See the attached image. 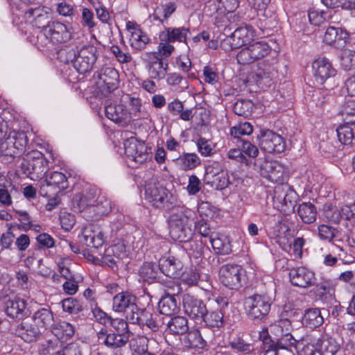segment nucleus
I'll return each instance as SVG.
<instances>
[{
	"label": "nucleus",
	"instance_id": "f257e3e1",
	"mask_svg": "<svg viewBox=\"0 0 355 355\" xmlns=\"http://www.w3.org/2000/svg\"><path fill=\"white\" fill-rule=\"evenodd\" d=\"M71 28L58 21H52L37 36V43L42 47L64 43L71 39Z\"/></svg>",
	"mask_w": 355,
	"mask_h": 355
},
{
	"label": "nucleus",
	"instance_id": "f03ea898",
	"mask_svg": "<svg viewBox=\"0 0 355 355\" xmlns=\"http://www.w3.org/2000/svg\"><path fill=\"white\" fill-rule=\"evenodd\" d=\"M271 304L268 296L254 294L244 300V309L248 318L261 320L269 313Z\"/></svg>",
	"mask_w": 355,
	"mask_h": 355
},
{
	"label": "nucleus",
	"instance_id": "7ed1b4c3",
	"mask_svg": "<svg viewBox=\"0 0 355 355\" xmlns=\"http://www.w3.org/2000/svg\"><path fill=\"white\" fill-rule=\"evenodd\" d=\"M21 168L26 173L42 178L49 169V161L41 152L37 150H30L24 155Z\"/></svg>",
	"mask_w": 355,
	"mask_h": 355
},
{
	"label": "nucleus",
	"instance_id": "20e7f679",
	"mask_svg": "<svg viewBox=\"0 0 355 355\" xmlns=\"http://www.w3.org/2000/svg\"><path fill=\"white\" fill-rule=\"evenodd\" d=\"M245 271L238 264H225L219 270L221 284L230 289L240 288L245 282Z\"/></svg>",
	"mask_w": 355,
	"mask_h": 355
},
{
	"label": "nucleus",
	"instance_id": "39448f33",
	"mask_svg": "<svg viewBox=\"0 0 355 355\" xmlns=\"http://www.w3.org/2000/svg\"><path fill=\"white\" fill-rule=\"evenodd\" d=\"M71 60L74 68L80 73L90 72L97 60L98 51L96 47L92 45H86L81 47L76 52L73 51Z\"/></svg>",
	"mask_w": 355,
	"mask_h": 355
},
{
	"label": "nucleus",
	"instance_id": "423d86ee",
	"mask_svg": "<svg viewBox=\"0 0 355 355\" xmlns=\"http://www.w3.org/2000/svg\"><path fill=\"white\" fill-rule=\"evenodd\" d=\"M145 196L146 199L157 208L164 207L165 202L172 205L176 201L175 196L172 193L168 196L166 189L153 180L146 185Z\"/></svg>",
	"mask_w": 355,
	"mask_h": 355
},
{
	"label": "nucleus",
	"instance_id": "0eeeda50",
	"mask_svg": "<svg viewBox=\"0 0 355 355\" xmlns=\"http://www.w3.org/2000/svg\"><path fill=\"white\" fill-rule=\"evenodd\" d=\"M68 187L67 179L61 172L54 171L41 182L40 193L44 197L51 198Z\"/></svg>",
	"mask_w": 355,
	"mask_h": 355
},
{
	"label": "nucleus",
	"instance_id": "6e6552de",
	"mask_svg": "<svg viewBox=\"0 0 355 355\" xmlns=\"http://www.w3.org/2000/svg\"><path fill=\"white\" fill-rule=\"evenodd\" d=\"M258 139L261 149L266 153H281L286 148V142L284 138L272 130L261 131V135L258 137Z\"/></svg>",
	"mask_w": 355,
	"mask_h": 355
},
{
	"label": "nucleus",
	"instance_id": "1a4fd4ad",
	"mask_svg": "<svg viewBox=\"0 0 355 355\" xmlns=\"http://www.w3.org/2000/svg\"><path fill=\"white\" fill-rule=\"evenodd\" d=\"M179 340L187 348H202L203 340L197 330L189 331L188 320L179 316Z\"/></svg>",
	"mask_w": 355,
	"mask_h": 355
},
{
	"label": "nucleus",
	"instance_id": "9d476101",
	"mask_svg": "<svg viewBox=\"0 0 355 355\" xmlns=\"http://www.w3.org/2000/svg\"><path fill=\"white\" fill-rule=\"evenodd\" d=\"M124 149L126 156L137 164H143L149 158L147 146L134 137L125 141Z\"/></svg>",
	"mask_w": 355,
	"mask_h": 355
},
{
	"label": "nucleus",
	"instance_id": "9b49d317",
	"mask_svg": "<svg viewBox=\"0 0 355 355\" xmlns=\"http://www.w3.org/2000/svg\"><path fill=\"white\" fill-rule=\"evenodd\" d=\"M254 37V31L250 26L236 28L231 36L226 38L224 45H227L230 50L239 49L250 43Z\"/></svg>",
	"mask_w": 355,
	"mask_h": 355
},
{
	"label": "nucleus",
	"instance_id": "f8f14e48",
	"mask_svg": "<svg viewBox=\"0 0 355 355\" xmlns=\"http://www.w3.org/2000/svg\"><path fill=\"white\" fill-rule=\"evenodd\" d=\"M313 76L315 80L320 85L336 75V70L331 62L326 58L315 59L312 63Z\"/></svg>",
	"mask_w": 355,
	"mask_h": 355
},
{
	"label": "nucleus",
	"instance_id": "ddd939ff",
	"mask_svg": "<svg viewBox=\"0 0 355 355\" xmlns=\"http://www.w3.org/2000/svg\"><path fill=\"white\" fill-rule=\"evenodd\" d=\"M105 116L114 123L122 126L130 121L132 116L126 105L121 102H113L105 105Z\"/></svg>",
	"mask_w": 355,
	"mask_h": 355
},
{
	"label": "nucleus",
	"instance_id": "4468645a",
	"mask_svg": "<svg viewBox=\"0 0 355 355\" xmlns=\"http://www.w3.org/2000/svg\"><path fill=\"white\" fill-rule=\"evenodd\" d=\"M288 275L291 284L300 288L311 286L315 282V273L306 267L293 268Z\"/></svg>",
	"mask_w": 355,
	"mask_h": 355
},
{
	"label": "nucleus",
	"instance_id": "2eb2a0df",
	"mask_svg": "<svg viewBox=\"0 0 355 355\" xmlns=\"http://www.w3.org/2000/svg\"><path fill=\"white\" fill-rule=\"evenodd\" d=\"M25 18L33 26L44 30L51 23V13L50 9L46 7H37L30 8L25 12Z\"/></svg>",
	"mask_w": 355,
	"mask_h": 355
},
{
	"label": "nucleus",
	"instance_id": "dca6fc26",
	"mask_svg": "<svg viewBox=\"0 0 355 355\" xmlns=\"http://www.w3.org/2000/svg\"><path fill=\"white\" fill-rule=\"evenodd\" d=\"M182 306L184 313L192 318L202 319L207 313V307L205 303L201 300L195 298L190 295L183 296Z\"/></svg>",
	"mask_w": 355,
	"mask_h": 355
},
{
	"label": "nucleus",
	"instance_id": "f3484780",
	"mask_svg": "<svg viewBox=\"0 0 355 355\" xmlns=\"http://www.w3.org/2000/svg\"><path fill=\"white\" fill-rule=\"evenodd\" d=\"M276 73L277 70L273 65L262 63L252 74V78L259 87L263 89L267 88L273 83Z\"/></svg>",
	"mask_w": 355,
	"mask_h": 355
},
{
	"label": "nucleus",
	"instance_id": "a211bd4d",
	"mask_svg": "<svg viewBox=\"0 0 355 355\" xmlns=\"http://www.w3.org/2000/svg\"><path fill=\"white\" fill-rule=\"evenodd\" d=\"M261 173L272 182H282L286 173V167L275 160H266L261 166Z\"/></svg>",
	"mask_w": 355,
	"mask_h": 355
},
{
	"label": "nucleus",
	"instance_id": "6ab92c4d",
	"mask_svg": "<svg viewBox=\"0 0 355 355\" xmlns=\"http://www.w3.org/2000/svg\"><path fill=\"white\" fill-rule=\"evenodd\" d=\"M44 331L39 325L31 321V318L24 320L17 329V334L26 342L35 341Z\"/></svg>",
	"mask_w": 355,
	"mask_h": 355
},
{
	"label": "nucleus",
	"instance_id": "aec40b11",
	"mask_svg": "<svg viewBox=\"0 0 355 355\" xmlns=\"http://www.w3.org/2000/svg\"><path fill=\"white\" fill-rule=\"evenodd\" d=\"M98 341L112 349L122 347L128 341V336L124 334H107V330L101 329L97 333Z\"/></svg>",
	"mask_w": 355,
	"mask_h": 355
},
{
	"label": "nucleus",
	"instance_id": "412c9836",
	"mask_svg": "<svg viewBox=\"0 0 355 355\" xmlns=\"http://www.w3.org/2000/svg\"><path fill=\"white\" fill-rule=\"evenodd\" d=\"M113 310L116 312H123L130 310L134 312L137 309L136 297L128 292H121L113 297Z\"/></svg>",
	"mask_w": 355,
	"mask_h": 355
},
{
	"label": "nucleus",
	"instance_id": "4be33fe9",
	"mask_svg": "<svg viewBox=\"0 0 355 355\" xmlns=\"http://www.w3.org/2000/svg\"><path fill=\"white\" fill-rule=\"evenodd\" d=\"M348 37V33L341 28L330 26L326 30L323 40L328 44L341 48L345 46Z\"/></svg>",
	"mask_w": 355,
	"mask_h": 355
},
{
	"label": "nucleus",
	"instance_id": "5701e85b",
	"mask_svg": "<svg viewBox=\"0 0 355 355\" xmlns=\"http://www.w3.org/2000/svg\"><path fill=\"white\" fill-rule=\"evenodd\" d=\"M26 307V301L17 297L12 299L9 298L5 303V311L12 318H22L25 315Z\"/></svg>",
	"mask_w": 355,
	"mask_h": 355
},
{
	"label": "nucleus",
	"instance_id": "b1692460",
	"mask_svg": "<svg viewBox=\"0 0 355 355\" xmlns=\"http://www.w3.org/2000/svg\"><path fill=\"white\" fill-rule=\"evenodd\" d=\"M182 228L180 233L179 232V241L183 243L182 245H179V249L181 248L184 252H187L189 247H192V243L189 240L193 236V230L191 228L193 223V218H189L186 216L184 218H180Z\"/></svg>",
	"mask_w": 355,
	"mask_h": 355
},
{
	"label": "nucleus",
	"instance_id": "393cba45",
	"mask_svg": "<svg viewBox=\"0 0 355 355\" xmlns=\"http://www.w3.org/2000/svg\"><path fill=\"white\" fill-rule=\"evenodd\" d=\"M98 79L111 92L118 87L119 73L113 67H104L98 74Z\"/></svg>",
	"mask_w": 355,
	"mask_h": 355
},
{
	"label": "nucleus",
	"instance_id": "a878e982",
	"mask_svg": "<svg viewBox=\"0 0 355 355\" xmlns=\"http://www.w3.org/2000/svg\"><path fill=\"white\" fill-rule=\"evenodd\" d=\"M125 248L122 243H117L109 246L105 251L104 262L116 264L117 261L125 257Z\"/></svg>",
	"mask_w": 355,
	"mask_h": 355
},
{
	"label": "nucleus",
	"instance_id": "bb28decb",
	"mask_svg": "<svg viewBox=\"0 0 355 355\" xmlns=\"http://www.w3.org/2000/svg\"><path fill=\"white\" fill-rule=\"evenodd\" d=\"M31 321L45 331L52 325L53 315L50 309L42 308L33 313Z\"/></svg>",
	"mask_w": 355,
	"mask_h": 355
},
{
	"label": "nucleus",
	"instance_id": "cd10ccee",
	"mask_svg": "<svg viewBox=\"0 0 355 355\" xmlns=\"http://www.w3.org/2000/svg\"><path fill=\"white\" fill-rule=\"evenodd\" d=\"M336 131L340 143L347 146L355 144V124L347 123L340 125Z\"/></svg>",
	"mask_w": 355,
	"mask_h": 355
},
{
	"label": "nucleus",
	"instance_id": "c85d7f7f",
	"mask_svg": "<svg viewBox=\"0 0 355 355\" xmlns=\"http://www.w3.org/2000/svg\"><path fill=\"white\" fill-rule=\"evenodd\" d=\"M324 322L320 310L318 308L306 309L303 315L302 322L309 328H315L320 326Z\"/></svg>",
	"mask_w": 355,
	"mask_h": 355
},
{
	"label": "nucleus",
	"instance_id": "c756f323",
	"mask_svg": "<svg viewBox=\"0 0 355 355\" xmlns=\"http://www.w3.org/2000/svg\"><path fill=\"white\" fill-rule=\"evenodd\" d=\"M148 69L150 78L155 79H161L164 78L166 73V67H164L162 60L158 57L151 56L148 54Z\"/></svg>",
	"mask_w": 355,
	"mask_h": 355
},
{
	"label": "nucleus",
	"instance_id": "7c9ffc66",
	"mask_svg": "<svg viewBox=\"0 0 355 355\" xmlns=\"http://www.w3.org/2000/svg\"><path fill=\"white\" fill-rule=\"evenodd\" d=\"M127 26L128 30H132L130 37L131 46L138 50L144 49L149 41L148 36L139 28H130L129 23H128Z\"/></svg>",
	"mask_w": 355,
	"mask_h": 355
},
{
	"label": "nucleus",
	"instance_id": "2f4dec72",
	"mask_svg": "<svg viewBox=\"0 0 355 355\" xmlns=\"http://www.w3.org/2000/svg\"><path fill=\"white\" fill-rule=\"evenodd\" d=\"M0 155L7 157V159H13L15 157L20 156V153L15 145V141L9 133L4 140L0 144Z\"/></svg>",
	"mask_w": 355,
	"mask_h": 355
},
{
	"label": "nucleus",
	"instance_id": "473e14b6",
	"mask_svg": "<svg viewBox=\"0 0 355 355\" xmlns=\"http://www.w3.org/2000/svg\"><path fill=\"white\" fill-rule=\"evenodd\" d=\"M297 214L305 223H312L316 220L317 210L314 205L311 202H303L299 205Z\"/></svg>",
	"mask_w": 355,
	"mask_h": 355
},
{
	"label": "nucleus",
	"instance_id": "72a5a7b5",
	"mask_svg": "<svg viewBox=\"0 0 355 355\" xmlns=\"http://www.w3.org/2000/svg\"><path fill=\"white\" fill-rule=\"evenodd\" d=\"M160 313L166 317L177 315L175 295H167L159 303Z\"/></svg>",
	"mask_w": 355,
	"mask_h": 355
},
{
	"label": "nucleus",
	"instance_id": "f704fd0d",
	"mask_svg": "<svg viewBox=\"0 0 355 355\" xmlns=\"http://www.w3.org/2000/svg\"><path fill=\"white\" fill-rule=\"evenodd\" d=\"M338 349L336 341L332 338H317L318 355H334Z\"/></svg>",
	"mask_w": 355,
	"mask_h": 355
},
{
	"label": "nucleus",
	"instance_id": "c9c22d12",
	"mask_svg": "<svg viewBox=\"0 0 355 355\" xmlns=\"http://www.w3.org/2000/svg\"><path fill=\"white\" fill-rule=\"evenodd\" d=\"M295 198L296 193L293 190L286 189L285 191L284 187L282 185L275 188L274 198L286 206H293Z\"/></svg>",
	"mask_w": 355,
	"mask_h": 355
},
{
	"label": "nucleus",
	"instance_id": "e433bc0d",
	"mask_svg": "<svg viewBox=\"0 0 355 355\" xmlns=\"http://www.w3.org/2000/svg\"><path fill=\"white\" fill-rule=\"evenodd\" d=\"M300 355H314L317 351V339L313 336L297 341L296 346Z\"/></svg>",
	"mask_w": 355,
	"mask_h": 355
},
{
	"label": "nucleus",
	"instance_id": "4c0bfd02",
	"mask_svg": "<svg viewBox=\"0 0 355 355\" xmlns=\"http://www.w3.org/2000/svg\"><path fill=\"white\" fill-rule=\"evenodd\" d=\"M51 331L58 340H67L74 334V327L66 321L58 322Z\"/></svg>",
	"mask_w": 355,
	"mask_h": 355
},
{
	"label": "nucleus",
	"instance_id": "58836bf2",
	"mask_svg": "<svg viewBox=\"0 0 355 355\" xmlns=\"http://www.w3.org/2000/svg\"><path fill=\"white\" fill-rule=\"evenodd\" d=\"M210 242L213 249L217 254H228L232 251L229 241L225 238L218 236L216 234L211 233Z\"/></svg>",
	"mask_w": 355,
	"mask_h": 355
},
{
	"label": "nucleus",
	"instance_id": "ea45409f",
	"mask_svg": "<svg viewBox=\"0 0 355 355\" xmlns=\"http://www.w3.org/2000/svg\"><path fill=\"white\" fill-rule=\"evenodd\" d=\"M159 268L160 271L168 277L176 279L178 277V267L175 257L160 259Z\"/></svg>",
	"mask_w": 355,
	"mask_h": 355
},
{
	"label": "nucleus",
	"instance_id": "a19ab883",
	"mask_svg": "<svg viewBox=\"0 0 355 355\" xmlns=\"http://www.w3.org/2000/svg\"><path fill=\"white\" fill-rule=\"evenodd\" d=\"M259 338L262 342L261 349L263 355H277L275 351V341L271 339L266 329L259 332Z\"/></svg>",
	"mask_w": 355,
	"mask_h": 355
},
{
	"label": "nucleus",
	"instance_id": "79ce46f5",
	"mask_svg": "<svg viewBox=\"0 0 355 355\" xmlns=\"http://www.w3.org/2000/svg\"><path fill=\"white\" fill-rule=\"evenodd\" d=\"M139 275L144 282L153 281L158 275L157 266L152 263H144L139 269Z\"/></svg>",
	"mask_w": 355,
	"mask_h": 355
},
{
	"label": "nucleus",
	"instance_id": "37998d69",
	"mask_svg": "<svg viewBox=\"0 0 355 355\" xmlns=\"http://www.w3.org/2000/svg\"><path fill=\"white\" fill-rule=\"evenodd\" d=\"M83 236L85 244L88 246L98 248L103 243V235L101 233L94 234L91 228L87 227L83 231Z\"/></svg>",
	"mask_w": 355,
	"mask_h": 355
},
{
	"label": "nucleus",
	"instance_id": "c03bdc74",
	"mask_svg": "<svg viewBox=\"0 0 355 355\" xmlns=\"http://www.w3.org/2000/svg\"><path fill=\"white\" fill-rule=\"evenodd\" d=\"M179 159L180 167L184 171L192 170L200 164V159L196 153H184Z\"/></svg>",
	"mask_w": 355,
	"mask_h": 355
},
{
	"label": "nucleus",
	"instance_id": "a18cd8bd",
	"mask_svg": "<svg viewBox=\"0 0 355 355\" xmlns=\"http://www.w3.org/2000/svg\"><path fill=\"white\" fill-rule=\"evenodd\" d=\"M252 56L254 61L261 59L268 55L271 51L268 43L265 42H257L250 44Z\"/></svg>",
	"mask_w": 355,
	"mask_h": 355
},
{
	"label": "nucleus",
	"instance_id": "49530a36",
	"mask_svg": "<svg viewBox=\"0 0 355 355\" xmlns=\"http://www.w3.org/2000/svg\"><path fill=\"white\" fill-rule=\"evenodd\" d=\"M10 134L12 139H14L15 145L20 155L23 154L25 152L28 142V139L26 132L24 131L11 130L10 131Z\"/></svg>",
	"mask_w": 355,
	"mask_h": 355
},
{
	"label": "nucleus",
	"instance_id": "de8ad7c7",
	"mask_svg": "<svg viewBox=\"0 0 355 355\" xmlns=\"http://www.w3.org/2000/svg\"><path fill=\"white\" fill-rule=\"evenodd\" d=\"M297 341L293 338L291 333H285L281 335V338L277 342H275V351L277 355L279 354L280 349H287L292 346H296Z\"/></svg>",
	"mask_w": 355,
	"mask_h": 355
},
{
	"label": "nucleus",
	"instance_id": "09e8293b",
	"mask_svg": "<svg viewBox=\"0 0 355 355\" xmlns=\"http://www.w3.org/2000/svg\"><path fill=\"white\" fill-rule=\"evenodd\" d=\"M210 183L211 187L216 189L223 190L227 188L230 183L229 175L226 171H221L213 175Z\"/></svg>",
	"mask_w": 355,
	"mask_h": 355
},
{
	"label": "nucleus",
	"instance_id": "8fccbe9b",
	"mask_svg": "<svg viewBox=\"0 0 355 355\" xmlns=\"http://www.w3.org/2000/svg\"><path fill=\"white\" fill-rule=\"evenodd\" d=\"M323 216L329 222L336 224L342 218L340 209L331 205H324Z\"/></svg>",
	"mask_w": 355,
	"mask_h": 355
},
{
	"label": "nucleus",
	"instance_id": "3c124183",
	"mask_svg": "<svg viewBox=\"0 0 355 355\" xmlns=\"http://www.w3.org/2000/svg\"><path fill=\"white\" fill-rule=\"evenodd\" d=\"M252 103L247 100H238L234 105V112L239 115L247 117L250 115L252 110Z\"/></svg>",
	"mask_w": 355,
	"mask_h": 355
},
{
	"label": "nucleus",
	"instance_id": "603ef678",
	"mask_svg": "<svg viewBox=\"0 0 355 355\" xmlns=\"http://www.w3.org/2000/svg\"><path fill=\"white\" fill-rule=\"evenodd\" d=\"M180 279L182 283L189 286H196L200 279V275L196 268L193 267L190 268H186L182 272Z\"/></svg>",
	"mask_w": 355,
	"mask_h": 355
},
{
	"label": "nucleus",
	"instance_id": "864d4df0",
	"mask_svg": "<svg viewBox=\"0 0 355 355\" xmlns=\"http://www.w3.org/2000/svg\"><path fill=\"white\" fill-rule=\"evenodd\" d=\"M223 318V315L222 313L216 310L211 312L207 311V313L205 314V316H203L202 319H203L207 325L214 327L222 325Z\"/></svg>",
	"mask_w": 355,
	"mask_h": 355
},
{
	"label": "nucleus",
	"instance_id": "5fc2aeb1",
	"mask_svg": "<svg viewBox=\"0 0 355 355\" xmlns=\"http://www.w3.org/2000/svg\"><path fill=\"white\" fill-rule=\"evenodd\" d=\"M47 350L50 355H81L78 347L73 343L69 344L57 351H55L53 347L49 346Z\"/></svg>",
	"mask_w": 355,
	"mask_h": 355
},
{
	"label": "nucleus",
	"instance_id": "6e6d98bb",
	"mask_svg": "<svg viewBox=\"0 0 355 355\" xmlns=\"http://www.w3.org/2000/svg\"><path fill=\"white\" fill-rule=\"evenodd\" d=\"M252 132V125L248 122L240 123L230 130L231 135L235 138H239L243 135H250Z\"/></svg>",
	"mask_w": 355,
	"mask_h": 355
},
{
	"label": "nucleus",
	"instance_id": "4d7b16f0",
	"mask_svg": "<svg viewBox=\"0 0 355 355\" xmlns=\"http://www.w3.org/2000/svg\"><path fill=\"white\" fill-rule=\"evenodd\" d=\"M175 47L169 43L161 42L158 46L157 51L150 52L148 54L151 56L158 57L162 60V58H167L174 51Z\"/></svg>",
	"mask_w": 355,
	"mask_h": 355
},
{
	"label": "nucleus",
	"instance_id": "13d9d810",
	"mask_svg": "<svg viewBox=\"0 0 355 355\" xmlns=\"http://www.w3.org/2000/svg\"><path fill=\"white\" fill-rule=\"evenodd\" d=\"M152 313L146 309H137L132 312V315L130 317V320H132V323H137L140 325H144V322H146V320L151 316Z\"/></svg>",
	"mask_w": 355,
	"mask_h": 355
},
{
	"label": "nucleus",
	"instance_id": "bf43d9fd",
	"mask_svg": "<svg viewBox=\"0 0 355 355\" xmlns=\"http://www.w3.org/2000/svg\"><path fill=\"white\" fill-rule=\"evenodd\" d=\"M230 346L232 349L245 354H250L254 350L251 344L246 343L241 338H237L231 341L230 343Z\"/></svg>",
	"mask_w": 355,
	"mask_h": 355
},
{
	"label": "nucleus",
	"instance_id": "052dcab7",
	"mask_svg": "<svg viewBox=\"0 0 355 355\" xmlns=\"http://www.w3.org/2000/svg\"><path fill=\"white\" fill-rule=\"evenodd\" d=\"M236 60L240 64H249L254 62L250 45L242 48L236 55Z\"/></svg>",
	"mask_w": 355,
	"mask_h": 355
},
{
	"label": "nucleus",
	"instance_id": "680f3d73",
	"mask_svg": "<svg viewBox=\"0 0 355 355\" xmlns=\"http://www.w3.org/2000/svg\"><path fill=\"white\" fill-rule=\"evenodd\" d=\"M62 304L63 310L69 313L76 314L83 310L80 304L71 297L64 299L62 300Z\"/></svg>",
	"mask_w": 355,
	"mask_h": 355
},
{
	"label": "nucleus",
	"instance_id": "e2e57ef3",
	"mask_svg": "<svg viewBox=\"0 0 355 355\" xmlns=\"http://www.w3.org/2000/svg\"><path fill=\"white\" fill-rule=\"evenodd\" d=\"M318 236L320 239L331 241L336 234V229L327 225H320L318 227Z\"/></svg>",
	"mask_w": 355,
	"mask_h": 355
},
{
	"label": "nucleus",
	"instance_id": "0e129e2a",
	"mask_svg": "<svg viewBox=\"0 0 355 355\" xmlns=\"http://www.w3.org/2000/svg\"><path fill=\"white\" fill-rule=\"evenodd\" d=\"M197 145L198 151L203 156H209L214 152V146L212 142L207 139H199Z\"/></svg>",
	"mask_w": 355,
	"mask_h": 355
},
{
	"label": "nucleus",
	"instance_id": "69168bd1",
	"mask_svg": "<svg viewBox=\"0 0 355 355\" xmlns=\"http://www.w3.org/2000/svg\"><path fill=\"white\" fill-rule=\"evenodd\" d=\"M341 64L345 70L355 69V51H345L341 56Z\"/></svg>",
	"mask_w": 355,
	"mask_h": 355
},
{
	"label": "nucleus",
	"instance_id": "338daca9",
	"mask_svg": "<svg viewBox=\"0 0 355 355\" xmlns=\"http://www.w3.org/2000/svg\"><path fill=\"white\" fill-rule=\"evenodd\" d=\"M164 322L166 324V329L165 330L166 336L168 334L172 336H176L178 334V315L165 317L164 318Z\"/></svg>",
	"mask_w": 355,
	"mask_h": 355
},
{
	"label": "nucleus",
	"instance_id": "774afa93",
	"mask_svg": "<svg viewBox=\"0 0 355 355\" xmlns=\"http://www.w3.org/2000/svg\"><path fill=\"white\" fill-rule=\"evenodd\" d=\"M342 114L345 116L346 120H348L347 123H354L355 122V102H347L342 110Z\"/></svg>",
	"mask_w": 355,
	"mask_h": 355
}]
</instances>
